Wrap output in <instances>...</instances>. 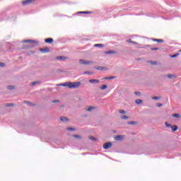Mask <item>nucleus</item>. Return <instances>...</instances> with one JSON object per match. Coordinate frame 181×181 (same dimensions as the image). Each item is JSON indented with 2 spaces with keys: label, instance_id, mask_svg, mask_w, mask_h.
Here are the masks:
<instances>
[{
  "label": "nucleus",
  "instance_id": "obj_5",
  "mask_svg": "<svg viewBox=\"0 0 181 181\" xmlns=\"http://www.w3.org/2000/svg\"><path fill=\"white\" fill-rule=\"evenodd\" d=\"M89 83H90L91 84H98V83H100V81L97 79H90L89 80Z\"/></svg>",
  "mask_w": 181,
  "mask_h": 181
},
{
  "label": "nucleus",
  "instance_id": "obj_24",
  "mask_svg": "<svg viewBox=\"0 0 181 181\" xmlns=\"http://www.w3.org/2000/svg\"><path fill=\"white\" fill-rule=\"evenodd\" d=\"M168 78H176L177 76L171 74V75H168Z\"/></svg>",
  "mask_w": 181,
  "mask_h": 181
},
{
  "label": "nucleus",
  "instance_id": "obj_22",
  "mask_svg": "<svg viewBox=\"0 0 181 181\" xmlns=\"http://www.w3.org/2000/svg\"><path fill=\"white\" fill-rule=\"evenodd\" d=\"M94 108H95L94 107H90L86 109V111H88V112L93 111V110H94Z\"/></svg>",
  "mask_w": 181,
  "mask_h": 181
},
{
  "label": "nucleus",
  "instance_id": "obj_6",
  "mask_svg": "<svg viewBox=\"0 0 181 181\" xmlns=\"http://www.w3.org/2000/svg\"><path fill=\"white\" fill-rule=\"evenodd\" d=\"M33 2V0H25L24 1H22L23 5H28V4H32Z\"/></svg>",
  "mask_w": 181,
  "mask_h": 181
},
{
  "label": "nucleus",
  "instance_id": "obj_33",
  "mask_svg": "<svg viewBox=\"0 0 181 181\" xmlns=\"http://www.w3.org/2000/svg\"><path fill=\"white\" fill-rule=\"evenodd\" d=\"M159 97H158V96H154V97H153L152 98V100H159Z\"/></svg>",
  "mask_w": 181,
  "mask_h": 181
},
{
  "label": "nucleus",
  "instance_id": "obj_16",
  "mask_svg": "<svg viewBox=\"0 0 181 181\" xmlns=\"http://www.w3.org/2000/svg\"><path fill=\"white\" fill-rule=\"evenodd\" d=\"M172 116L174 117L175 118H180L181 117L180 114L178 113L173 114Z\"/></svg>",
  "mask_w": 181,
  "mask_h": 181
},
{
  "label": "nucleus",
  "instance_id": "obj_28",
  "mask_svg": "<svg viewBox=\"0 0 181 181\" xmlns=\"http://www.w3.org/2000/svg\"><path fill=\"white\" fill-rule=\"evenodd\" d=\"M135 124H136V122H129V125H135Z\"/></svg>",
  "mask_w": 181,
  "mask_h": 181
},
{
  "label": "nucleus",
  "instance_id": "obj_27",
  "mask_svg": "<svg viewBox=\"0 0 181 181\" xmlns=\"http://www.w3.org/2000/svg\"><path fill=\"white\" fill-rule=\"evenodd\" d=\"M6 107H13V103H8L6 105Z\"/></svg>",
  "mask_w": 181,
  "mask_h": 181
},
{
  "label": "nucleus",
  "instance_id": "obj_32",
  "mask_svg": "<svg viewBox=\"0 0 181 181\" xmlns=\"http://www.w3.org/2000/svg\"><path fill=\"white\" fill-rule=\"evenodd\" d=\"M13 88H14V86H8V90H13Z\"/></svg>",
  "mask_w": 181,
  "mask_h": 181
},
{
  "label": "nucleus",
  "instance_id": "obj_1",
  "mask_svg": "<svg viewBox=\"0 0 181 181\" xmlns=\"http://www.w3.org/2000/svg\"><path fill=\"white\" fill-rule=\"evenodd\" d=\"M60 86H62V87H68L69 88H78L80 86H81V82H66L64 83H62Z\"/></svg>",
  "mask_w": 181,
  "mask_h": 181
},
{
  "label": "nucleus",
  "instance_id": "obj_2",
  "mask_svg": "<svg viewBox=\"0 0 181 181\" xmlns=\"http://www.w3.org/2000/svg\"><path fill=\"white\" fill-rule=\"evenodd\" d=\"M80 64H84L85 66H88L90 64H93L94 62L93 61H86L84 59H79Z\"/></svg>",
  "mask_w": 181,
  "mask_h": 181
},
{
  "label": "nucleus",
  "instance_id": "obj_9",
  "mask_svg": "<svg viewBox=\"0 0 181 181\" xmlns=\"http://www.w3.org/2000/svg\"><path fill=\"white\" fill-rule=\"evenodd\" d=\"M60 121H62V122H67V121H69V119L67 117H62L60 118Z\"/></svg>",
  "mask_w": 181,
  "mask_h": 181
},
{
  "label": "nucleus",
  "instance_id": "obj_37",
  "mask_svg": "<svg viewBox=\"0 0 181 181\" xmlns=\"http://www.w3.org/2000/svg\"><path fill=\"white\" fill-rule=\"evenodd\" d=\"M165 125L168 127H170L172 128V124H168V122H165Z\"/></svg>",
  "mask_w": 181,
  "mask_h": 181
},
{
  "label": "nucleus",
  "instance_id": "obj_11",
  "mask_svg": "<svg viewBox=\"0 0 181 181\" xmlns=\"http://www.w3.org/2000/svg\"><path fill=\"white\" fill-rule=\"evenodd\" d=\"M153 42H158V43H163V40L162 39H153Z\"/></svg>",
  "mask_w": 181,
  "mask_h": 181
},
{
  "label": "nucleus",
  "instance_id": "obj_13",
  "mask_svg": "<svg viewBox=\"0 0 181 181\" xmlns=\"http://www.w3.org/2000/svg\"><path fill=\"white\" fill-rule=\"evenodd\" d=\"M171 129H172V131H173V132L177 131V126H176V125L171 126Z\"/></svg>",
  "mask_w": 181,
  "mask_h": 181
},
{
  "label": "nucleus",
  "instance_id": "obj_39",
  "mask_svg": "<svg viewBox=\"0 0 181 181\" xmlns=\"http://www.w3.org/2000/svg\"><path fill=\"white\" fill-rule=\"evenodd\" d=\"M134 94L136 95H141V92H135Z\"/></svg>",
  "mask_w": 181,
  "mask_h": 181
},
{
  "label": "nucleus",
  "instance_id": "obj_40",
  "mask_svg": "<svg viewBox=\"0 0 181 181\" xmlns=\"http://www.w3.org/2000/svg\"><path fill=\"white\" fill-rule=\"evenodd\" d=\"M25 104H29L30 105H32V103L29 101H24Z\"/></svg>",
  "mask_w": 181,
  "mask_h": 181
},
{
  "label": "nucleus",
  "instance_id": "obj_30",
  "mask_svg": "<svg viewBox=\"0 0 181 181\" xmlns=\"http://www.w3.org/2000/svg\"><path fill=\"white\" fill-rule=\"evenodd\" d=\"M122 119H128V116H126V115L122 116Z\"/></svg>",
  "mask_w": 181,
  "mask_h": 181
},
{
  "label": "nucleus",
  "instance_id": "obj_17",
  "mask_svg": "<svg viewBox=\"0 0 181 181\" xmlns=\"http://www.w3.org/2000/svg\"><path fill=\"white\" fill-rule=\"evenodd\" d=\"M105 54H115V51H107Z\"/></svg>",
  "mask_w": 181,
  "mask_h": 181
},
{
  "label": "nucleus",
  "instance_id": "obj_19",
  "mask_svg": "<svg viewBox=\"0 0 181 181\" xmlns=\"http://www.w3.org/2000/svg\"><path fill=\"white\" fill-rule=\"evenodd\" d=\"M79 13H84L86 15H88V14L91 13V11H81V12H79Z\"/></svg>",
  "mask_w": 181,
  "mask_h": 181
},
{
  "label": "nucleus",
  "instance_id": "obj_34",
  "mask_svg": "<svg viewBox=\"0 0 181 181\" xmlns=\"http://www.w3.org/2000/svg\"><path fill=\"white\" fill-rule=\"evenodd\" d=\"M83 74H93V73H91L90 71H85V72H83Z\"/></svg>",
  "mask_w": 181,
  "mask_h": 181
},
{
  "label": "nucleus",
  "instance_id": "obj_15",
  "mask_svg": "<svg viewBox=\"0 0 181 181\" xmlns=\"http://www.w3.org/2000/svg\"><path fill=\"white\" fill-rule=\"evenodd\" d=\"M135 103H136V104L139 105V104H142V103H144V101H142V100H141V99H137V100H136Z\"/></svg>",
  "mask_w": 181,
  "mask_h": 181
},
{
  "label": "nucleus",
  "instance_id": "obj_7",
  "mask_svg": "<svg viewBox=\"0 0 181 181\" xmlns=\"http://www.w3.org/2000/svg\"><path fill=\"white\" fill-rule=\"evenodd\" d=\"M40 52H42V53H46V52H50V49L49 48H41L40 49Z\"/></svg>",
  "mask_w": 181,
  "mask_h": 181
},
{
  "label": "nucleus",
  "instance_id": "obj_25",
  "mask_svg": "<svg viewBox=\"0 0 181 181\" xmlns=\"http://www.w3.org/2000/svg\"><path fill=\"white\" fill-rule=\"evenodd\" d=\"M108 86L107 85H103L102 86V87L100 88L101 90H105Z\"/></svg>",
  "mask_w": 181,
  "mask_h": 181
},
{
  "label": "nucleus",
  "instance_id": "obj_26",
  "mask_svg": "<svg viewBox=\"0 0 181 181\" xmlns=\"http://www.w3.org/2000/svg\"><path fill=\"white\" fill-rule=\"evenodd\" d=\"M74 138H77L78 139H81V136L80 135H74Z\"/></svg>",
  "mask_w": 181,
  "mask_h": 181
},
{
  "label": "nucleus",
  "instance_id": "obj_41",
  "mask_svg": "<svg viewBox=\"0 0 181 181\" xmlns=\"http://www.w3.org/2000/svg\"><path fill=\"white\" fill-rule=\"evenodd\" d=\"M5 66V64L4 63H0V67H4Z\"/></svg>",
  "mask_w": 181,
  "mask_h": 181
},
{
  "label": "nucleus",
  "instance_id": "obj_38",
  "mask_svg": "<svg viewBox=\"0 0 181 181\" xmlns=\"http://www.w3.org/2000/svg\"><path fill=\"white\" fill-rule=\"evenodd\" d=\"M151 50H159V48L153 47V48H151Z\"/></svg>",
  "mask_w": 181,
  "mask_h": 181
},
{
  "label": "nucleus",
  "instance_id": "obj_23",
  "mask_svg": "<svg viewBox=\"0 0 181 181\" xmlns=\"http://www.w3.org/2000/svg\"><path fill=\"white\" fill-rule=\"evenodd\" d=\"M89 139H90L91 141H97V139H95V137L90 136H89Z\"/></svg>",
  "mask_w": 181,
  "mask_h": 181
},
{
  "label": "nucleus",
  "instance_id": "obj_29",
  "mask_svg": "<svg viewBox=\"0 0 181 181\" xmlns=\"http://www.w3.org/2000/svg\"><path fill=\"white\" fill-rule=\"evenodd\" d=\"M97 70H105V68L99 66L98 68H97Z\"/></svg>",
  "mask_w": 181,
  "mask_h": 181
},
{
  "label": "nucleus",
  "instance_id": "obj_35",
  "mask_svg": "<svg viewBox=\"0 0 181 181\" xmlns=\"http://www.w3.org/2000/svg\"><path fill=\"white\" fill-rule=\"evenodd\" d=\"M119 113H120V114H125V110H119Z\"/></svg>",
  "mask_w": 181,
  "mask_h": 181
},
{
  "label": "nucleus",
  "instance_id": "obj_12",
  "mask_svg": "<svg viewBox=\"0 0 181 181\" xmlns=\"http://www.w3.org/2000/svg\"><path fill=\"white\" fill-rule=\"evenodd\" d=\"M114 78H117V76H109V77H105L104 80H112Z\"/></svg>",
  "mask_w": 181,
  "mask_h": 181
},
{
  "label": "nucleus",
  "instance_id": "obj_42",
  "mask_svg": "<svg viewBox=\"0 0 181 181\" xmlns=\"http://www.w3.org/2000/svg\"><path fill=\"white\" fill-rule=\"evenodd\" d=\"M52 103H60V100H53Z\"/></svg>",
  "mask_w": 181,
  "mask_h": 181
},
{
  "label": "nucleus",
  "instance_id": "obj_44",
  "mask_svg": "<svg viewBox=\"0 0 181 181\" xmlns=\"http://www.w3.org/2000/svg\"><path fill=\"white\" fill-rule=\"evenodd\" d=\"M157 105H158V107H163V105L158 103Z\"/></svg>",
  "mask_w": 181,
  "mask_h": 181
},
{
  "label": "nucleus",
  "instance_id": "obj_18",
  "mask_svg": "<svg viewBox=\"0 0 181 181\" xmlns=\"http://www.w3.org/2000/svg\"><path fill=\"white\" fill-rule=\"evenodd\" d=\"M95 47H104V45L103 44H96L94 45Z\"/></svg>",
  "mask_w": 181,
  "mask_h": 181
},
{
  "label": "nucleus",
  "instance_id": "obj_3",
  "mask_svg": "<svg viewBox=\"0 0 181 181\" xmlns=\"http://www.w3.org/2000/svg\"><path fill=\"white\" fill-rule=\"evenodd\" d=\"M111 146H112V144L110 143V142H107V143H105L103 145V148H105V149H110V148H111Z\"/></svg>",
  "mask_w": 181,
  "mask_h": 181
},
{
  "label": "nucleus",
  "instance_id": "obj_36",
  "mask_svg": "<svg viewBox=\"0 0 181 181\" xmlns=\"http://www.w3.org/2000/svg\"><path fill=\"white\" fill-rule=\"evenodd\" d=\"M39 82L38 81H37V82H33L32 83H31V86H36V84H37Z\"/></svg>",
  "mask_w": 181,
  "mask_h": 181
},
{
  "label": "nucleus",
  "instance_id": "obj_21",
  "mask_svg": "<svg viewBox=\"0 0 181 181\" xmlns=\"http://www.w3.org/2000/svg\"><path fill=\"white\" fill-rule=\"evenodd\" d=\"M148 63H149L150 64H153V65L158 64V62H153V61H149V62H148Z\"/></svg>",
  "mask_w": 181,
  "mask_h": 181
},
{
  "label": "nucleus",
  "instance_id": "obj_8",
  "mask_svg": "<svg viewBox=\"0 0 181 181\" xmlns=\"http://www.w3.org/2000/svg\"><path fill=\"white\" fill-rule=\"evenodd\" d=\"M45 42V43H53V38H46Z\"/></svg>",
  "mask_w": 181,
  "mask_h": 181
},
{
  "label": "nucleus",
  "instance_id": "obj_10",
  "mask_svg": "<svg viewBox=\"0 0 181 181\" xmlns=\"http://www.w3.org/2000/svg\"><path fill=\"white\" fill-rule=\"evenodd\" d=\"M57 60H67V57H57Z\"/></svg>",
  "mask_w": 181,
  "mask_h": 181
},
{
  "label": "nucleus",
  "instance_id": "obj_14",
  "mask_svg": "<svg viewBox=\"0 0 181 181\" xmlns=\"http://www.w3.org/2000/svg\"><path fill=\"white\" fill-rule=\"evenodd\" d=\"M127 43H132L133 45H138V42L131 40V39L127 40Z\"/></svg>",
  "mask_w": 181,
  "mask_h": 181
},
{
  "label": "nucleus",
  "instance_id": "obj_43",
  "mask_svg": "<svg viewBox=\"0 0 181 181\" xmlns=\"http://www.w3.org/2000/svg\"><path fill=\"white\" fill-rule=\"evenodd\" d=\"M67 129H68V131H74V129H73V128H68Z\"/></svg>",
  "mask_w": 181,
  "mask_h": 181
},
{
  "label": "nucleus",
  "instance_id": "obj_4",
  "mask_svg": "<svg viewBox=\"0 0 181 181\" xmlns=\"http://www.w3.org/2000/svg\"><path fill=\"white\" fill-rule=\"evenodd\" d=\"M115 141H122L124 139V136L122 135H118L115 136Z\"/></svg>",
  "mask_w": 181,
  "mask_h": 181
},
{
  "label": "nucleus",
  "instance_id": "obj_20",
  "mask_svg": "<svg viewBox=\"0 0 181 181\" xmlns=\"http://www.w3.org/2000/svg\"><path fill=\"white\" fill-rule=\"evenodd\" d=\"M23 43H33V40H27L23 41Z\"/></svg>",
  "mask_w": 181,
  "mask_h": 181
},
{
  "label": "nucleus",
  "instance_id": "obj_31",
  "mask_svg": "<svg viewBox=\"0 0 181 181\" xmlns=\"http://www.w3.org/2000/svg\"><path fill=\"white\" fill-rule=\"evenodd\" d=\"M179 56V54H175L171 56V57L175 58V57H177Z\"/></svg>",
  "mask_w": 181,
  "mask_h": 181
}]
</instances>
